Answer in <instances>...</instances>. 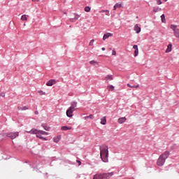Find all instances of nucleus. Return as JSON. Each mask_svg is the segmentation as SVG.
<instances>
[{"label": "nucleus", "mask_w": 179, "mask_h": 179, "mask_svg": "<svg viewBox=\"0 0 179 179\" xmlns=\"http://www.w3.org/2000/svg\"><path fill=\"white\" fill-rule=\"evenodd\" d=\"M42 127H43V128H44V129L45 131H50V127H47V126H45L44 124H42Z\"/></svg>", "instance_id": "obj_32"}, {"label": "nucleus", "mask_w": 179, "mask_h": 179, "mask_svg": "<svg viewBox=\"0 0 179 179\" xmlns=\"http://www.w3.org/2000/svg\"><path fill=\"white\" fill-rule=\"evenodd\" d=\"M112 55H117V52L115 51V50H112Z\"/></svg>", "instance_id": "obj_35"}, {"label": "nucleus", "mask_w": 179, "mask_h": 179, "mask_svg": "<svg viewBox=\"0 0 179 179\" xmlns=\"http://www.w3.org/2000/svg\"><path fill=\"white\" fill-rule=\"evenodd\" d=\"M79 17H80V15H79L78 14H74V17L70 18V21L75 22V21L78 20V19H79Z\"/></svg>", "instance_id": "obj_12"}, {"label": "nucleus", "mask_w": 179, "mask_h": 179, "mask_svg": "<svg viewBox=\"0 0 179 179\" xmlns=\"http://www.w3.org/2000/svg\"><path fill=\"white\" fill-rule=\"evenodd\" d=\"M165 1V2H167V0H164Z\"/></svg>", "instance_id": "obj_42"}, {"label": "nucleus", "mask_w": 179, "mask_h": 179, "mask_svg": "<svg viewBox=\"0 0 179 179\" xmlns=\"http://www.w3.org/2000/svg\"><path fill=\"white\" fill-rule=\"evenodd\" d=\"M160 9H161L160 8L157 7V8H154L153 10H154V12L156 13V12H159L160 10Z\"/></svg>", "instance_id": "obj_34"}, {"label": "nucleus", "mask_w": 179, "mask_h": 179, "mask_svg": "<svg viewBox=\"0 0 179 179\" xmlns=\"http://www.w3.org/2000/svg\"><path fill=\"white\" fill-rule=\"evenodd\" d=\"M113 34L111 33H106L103 35V40L106 41L107 40V38H108L109 37H113Z\"/></svg>", "instance_id": "obj_10"}, {"label": "nucleus", "mask_w": 179, "mask_h": 179, "mask_svg": "<svg viewBox=\"0 0 179 179\" xmlns=\"http://www.w3.org/2000/svg\"><path fill=\"white\" fill-rule=\"evenodd\" d=\"M127 86H128V87H132V88H134V87H135L136 89H138V88H139V85H130L129 84H127Z\"/></svg>", "instance_id": "obj_29"}, {"label": "nucleus", "mask_w": 179, "mask_h": 179, "mask_svg": "<svg viewBox=\"0 0 179 179\" xmlns=\"http://www.w3.org/2000/svg\"><path fill=\"white\" fill-rule=\"evenodd\" d=\"M85 120H87V119H90V120H93V118H94V116L93 115H90L89 116H85Z\"/></svg>", "instance_id": "obj_25"}, {"label": "nucleus", "mask_w": 179, "mask_h": 179, "mask_svg": "<svg viewBox=\"0 0 179 179\" xmlns=\"http://www.w3.org/2000/svg\"><path fill=\"white\" fill-rule=\"evenodd\" d=\"M106 16H107V13H106Z\"/></svg>", "instance_id": "obj_44"}, {"label": "nucleus", "mask_w": 179, "mask_h": 179, "mask_svg": "<svg viewBox=\"0 0 179 179\" xmlns=\"http://www.w3.org/2000/svg\"><path fill=\"white\" fill-rule=\"evenodd\" d=\"M170 29H171V30H173L175 37H176L177 38H179L178 27H177V25H175V24H171Z\"/></svg>", "instance_id": "obj_4"}, {"label": "nucleus", "mask_w": 179, "mask_h": 179, "mask_svg": "<svg viewBox=\"0 0 179 179\" xmlns=\"http://www.w3.org/2000/svg\"><path fill=\"white\" fill-rule=\"evenodd\" d=\"M99 13H107V16H110V10H102L99 11Z\"/></svg>", "instance_id": "obj_21"}, {"label": "nucleus", "mask_w": 179, "mask_h": 179, "mask_svg": "<svg viewBox=\"0 0 179 179\" xmlns=\"http://www.w3.org/2000/svg\"><path fill=\"white\" fill-rule=\"evenodd\" d=\"M125 121H127V117H120L118 119L119 124H124V122H125Z\"/></svg>", "instance_id": "obj_14"}, {"label": "nucleus", "mask_w": 179, "mask_h": 179, "mask_svg": "<svg viewBox=\"0 0 179 179\" xmlns=\"http://www.w3.org/2000/svg\"><path fill=\"white\" fill-rule=\"evenodd\" d=\"M17 108L20 111H24L26 110H29V108L27 106H18Z\"/></svg>", "instance_id": "obj_16"}, {"label": "nucleus", "mask_w": 179, "mask_h": 179, "mask_svg": "<svg viewBox=\"0 0 179 179\" xmlns=\"http://www.w3.org/2000/svg\"><path fill=\"white\" fill-rule=\"evenodd\" d=\"M21 20L25 21V22L27 21V15H22Z\"/></svg>", "instance_id": "obj_26"}, {"label": "nucleus", "mask_w": 179, "mask_h": 179, "mask_svg": "<svg viewBox=\"0 0 179 179\" xmlns=\"http://www.w3.org/2000/svg\"><path fill=\"white\" fill-rule=\"evenodd\" d=\"M133 48L134 50V57H137L138 54H139V50L138 49V45H134L133 46Z\"/></svg>", "instance_id": "obj_11"}, {"label": "nucleus", "mask_w": 179, "mask_h": 179, "mask_svg": "<svg viewBox=\"0 0 179 179\" xmlns=\"http://www.w3.org/2000/svg\"><path fill=\"white\" fill-rule=\"evenodd\" d=\"M0 96H1V97H5V93L2 92Z\"/></svg>", "instance_id": "obj_38"}, {"label": "nucleus", "mask_w": 179, "mask_h": 179, "mask_svg": "<svg viewBox=\"0 0 179 179\" xmlns=\"http://www.w3.org/2000/svg\"><path fill=\"white\" fill-rule=\"evenodd\" d=\"M71 129H72V127H67V126H63L61 127L62 131H68Z\"/></svg>", "instance_id": "obj_18"}, {"label": "nucleus", "mask_w": 179, "mask_h": 179, "mask_svg": "<svg viewBox=\"0 0 179 179\" xmlns=\"http://www.w3.org/2000/svg\"><path fill=\"white\" fill-rule=\"evenodd\" d=\"M76 106H78L77 102H73L71 103V107L66 110L67 117H69V118H71V117H73V111L76 110Z\"/></svg>", "instance_id": "obj_3"}, {"label": "nucleus", "mask_w": 179, "mask_h": 179, "mask_svg": "<svg viewBox=\"0 0 179 179\" xmlns=\"http://www.w3.org/2000/svg\"><path fill=\"white\" fill-rule=\"evenodd\" d=\"M113 173H108L102 174V179H108L110 177H112Z\"/></svg>", "instance_id": "obj_8"}, {"label": "nucleus", "mask_w": 179, "mask_h": 179, "mask_svg": "<svg viewBox=\"0 0 179 179\" xmlns=\"http://www.w3.org/2000/svg\"><path fill=\"white\" fill-rule=\"evenodd\" d=\"M109 50H111V48H110Z\"/></svg>", "instance_id": "obj_43"}, {"label": "nucleus", "mask_w": 179, "mask_h": 179, "mask_svg": "<svg viewBox=\"0 0 179 179\" xmlns=\"http://www.w3.org/2000/svg\"><path fill=\"white\" fill-rule=\"evenodd\" d=\"M104 80H106V82H108L109 80H113V76L108 75L106 76Z\"/></svg>", "instance_id": "obj_17"}, {"label": "nucleus", "mask_w": 179, "mask_h": 179, "mask_svg": "<svg viewBox=\"0 0 179 179\" xmlns=\"http://www.w3.org/2000/svg\"><path fill=\"white\" fill-rule=\"evenodd\" d=\"M29 134H33L34 135H36L37 138H39V139H43V141H48L47 138L43 137L42 135H48V133L41 131V130H37L36 129H33L29 131H27Z\"/></svg>", "instance_id": "obj_2"}, {"label": "nucleus", "mask_w": 179, "mask_h": 179, "mask_svg": "<svg viewBox=\"0 0 179 179\" xmlns=\"http://www.w3.org/2000/svg\"><path fill=\"white\" fill-rule=\"evenodd\" d=\"M35 114L37 115H38V111H35Z\"/></svg>", "instance_id": "obj_40"}, {"label": "nucleus", "mask_w": 179, "mask_h": 179, "mask_svg": "<svg viewBox=\"0 0 179 179\" xmlns=\"http://www.w3.org/2000/svg\"><path fill=\"white\" fill-rule=\"evenodd\" d=\"M76 162L78 163V166H80V164H82V162L79 160H76Z\"/></svg>", "instance_id": "obj_37"}, {"label": "nucleus", "mask_w": 179, "mask_h": 179, "mask_svg": "<svg viewBox=\"0 0 179 179\" xmlns=\"http://www.w3.org/2000/svg\"><path fill=\"white\" fill-rule=\"evenodd\" d=\"M53 85H57V81L54 79L50 80L47 83L46 86H52Z\"/></svg>", "instance_id": "obj_7"}, {"label": "nucleus", "mask_w": 179, "mask_h": 179, "mask_svg": "<svg viewBox=\"0 0 179 179\" xmlns=\"http://www.w3.org/2000/svg\"><path fill=\"white\" fill-rule=\"evenodd\" d=\"M90 8L89 6H86L85 8H84V10L85 12H90Z\"/></svg>", "instance_id": "obj_31"}, {"label": "nucleus", "mask_w": 179, "mask_h": 179, "mask_svg": "<svg viewBox=\"0 0 179 179\" xmlns=\"http://www.w3.org/2000/svg\"><path fill=\"white\" fill-rule=\"evenodd\" d=\"M169 156H170V152L169 151H166L164 153L160 155V157L165 160L167 159V157H169Z\"/></svg>", "instance_id": "obj_9"}, {"label": "nucleus", "mask_w": 179, "mask_h": 179, "mask_svg": "<svg viewBox=\"0 0 179 179\" xmlns=\"http://www.w3.org/2000/svg\"><path fill=\"white\" fill-rule=\"evenodd\" d=\"M166 52H171V44H169Z\"/></svg>", "instance_id": "obj_24"}, {"label": "nucleus", "mask_w": 179, "mask_h": 179, "mask_svg": "<svg viewBox=\"0 0 179 179\" xmlns=\"http://www.w3.org/2000/svg\"><path fill=\"white\" fill-rule=\"evenodd\" d=\"M165 162H166V159L162 158L161 156H159V157L157 162V166H163V164H164Z\"/></svg>", "instance_id": "obj_6"}, {"label": "nucleus", "mask_w": 179, "mask_h": 179, "mask_svg": "<svg viewBox=\"0 0 179 179\" xmlns=\"http://www.w3.org/2000/svg\"><path fill=\"white\" fill-rule=\"evenodd\" d=\"M61 139V136H57V137H55L54 138V142H55L56 143H58V142H59Z\"/></svg>", "instance_id": "obj_22"}, {"label": "nucleus", "mask_w": 179, "mask_h": 179, "mask_svg": "<svg viewBox=\"0 0 179 179\" xmlns=\"http://www.w3.org/2000/svg\"><path fill=\"white\" fill-rule=\"evenodd\" d=\"M107 89L108 90L109 92H110V91H113V90H114V86H113V85H108V86L107 87Z\"/></svg>", "instance_id": "obj_28"}, {"label": "nucleus", "mask_w": 179, "mask_h": 179, "mask_svg": "<svg viewBox=\"0 0 179 179\" xmlns=\"http://www.w3.org/2000/svg\"><path fill=\"white\" fill-rule=\"evenodd\" d=\"M33 2H36V0H32Z\"/></svg>", "instance_id": "obj_41"}, {"label": "nucleus", "mask_w": 179, "mask_h": 179, "mask_svg": "<svg viewBox=\"0 0 179 179\" xmlns=\"http://www.w3.org/2000/svg\"><path fill=\"white\" fill-rule=\"evenodd\" d=\"M101 124H102V125H106V124H107V120L106 119V117H103L101 119Z\"/></svg>", "instance_id": "obj_19"}, {"label": "nucleus", "mask_w": 179, "mask_h": 179, "mask_svg": "<svg viewBox=\"0 0 179 179\" xmlns=\"http://www.w3.org/2000/svg\"><path fill=\"white\" fill-rule=\"evenodd\" d=\"M93 179H103V175L102 174H96Z\"/></svg>", "instance_id": "obj_20"}, {"label": "nucleus", "mask_w": 179, "mask_h": 179, "mask_svg": "<svg viewBox=\"0 0 179 179\" xmlns=\"http://www.w3.org/2000/svg\"><path fill=\"white\" fill-rule=\"evenodd\" d=\"M6 136L8 138H10V139H15L19 136V132H11V133H6Z\"/></svg>", "instance_id": "obj_5"}, {"label": "nucleus", "mask_w": 179, "mask_h": 179, "mask_svg": "<svg viewBox=\"0 0 179 179\" xmlns=\"http://www.w3.org/2000/svg\"><path fill=\"white\" fill-rule=\"evenodd\" d=\"M102 51H106V48H102Z\"/></svg>", "instance_id": "obj_39"}, {"label": "nucleus", "mask_w": 179, "mask_h": 179, "mask_svg": "<svg viewBox=\"0 0 179 179\" xmlns=\"http://www.w3.org/2000/svg\"><path fill=\"white\" fill-rule=\"evenodd\" d=\"M161 20L162 23H166V16L164 15V14H162L161 15Z\"/></svg>", "instance_id": "obj_23"}, {"label": "nucleus", "mask_w": 179, "mask_h": 179, "mask_svg": "<svg viewBox=\"0 0 179 179\" xmlns=\"http://www.w3.org/2000/svg\"><path fill=\"white\" fill-rule=\"evenodd\" d=\"M38 93L40 94V96H44V94H45V92L42 90L38 91Z\"/></svg>", "instance_id": "obj_30"}, {"label": "nucleus", "mask_w": 179, "mask_h": 179, "mask_svg": "<svg viewBox=\"0 0 179 179\" xmlns=\"http://www.w3.org/2000/svg\"><path fill=\"white\" fill-rule=\"evenodd\" d=\"M121 6H122V3H117L115 4V6H113V10H117V9L121 8Z\"/></svg>", "instance_id": "obj_15"}, {"label": "nucleus", "mask_w": 179, "mask_h": 179, "mask_svg": "<svg viewBox=\"0 0 179 179\" xmlns=\"http://www.w3.org/2000/svg\"><path fill=\"white\" fill-rule=\"evenodd\" d=\"M157 5H162V0H157Z\"/></svg>", "instance_id": "obj_36"}, {"label": "nucleus", "mask_w": 179, "mask_h": 179, "mask_svg": "<svg viewBox=\"0 0 179 179\" xmlns=\"http://www.w3.org/2000/svg\"><path fill=\"white\" fill-rule=\"evenodd\" d=\"M100 156L103 163H108V147L107 145L100 147Z\"/></svg>", "instance_id": "obj_1"}, {"label": "nucleus", "mask_w": 179, "mask_h": 179, "mask_svg": "<svg viewBox=\"0 0 179 179\" xmlns=\"http://www.w3.org/2000/svg\"><path fill=\"white\" fill-rule=\"evenodd\" d=\"M90 64L91 65H99V62H96V61H94V60L90 61Z\"/></svg>", "instance_id": "obj_27"}, {"label": "nucleus", "mask_w": 179, "mask_h": 179, "mask_svg": "<svg viewBox=\"0 0 179 179\" xmlns=\"http://www.w3.org/2000/svg\"><path fill=\"white\" fill-rule=\"evenodd\" d=\"M134 31H136V33H137V34H139V32L141 31V28L138 25V24L134 25Z\"/></svg>", "instance_id": "obj_13"}, {"label": "nucleus", "mask_w": 179, "mask_h": 179, "mask_svg": "<svg viewBox=\"0 0 179 179\" xmlns=\"http://www.w3.org/2000/svg\"><path fill=\"white\" fill-rule=\"evenodd\" d=\"M94 44V39H92L90 41L89 45H90L92 47V46H93Z\"/></svg>", "instance_id": "obj_33"}]
</instances>
